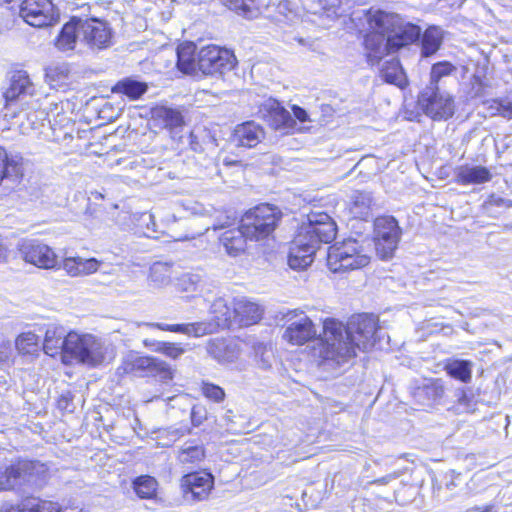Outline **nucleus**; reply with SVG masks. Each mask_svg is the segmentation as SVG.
I'll list each match as a JSON object with an SVG mask.
<instances>
[{"mask_svg":"<svg viewBox=\"0 0 512 512\" xmlns=\"http://www.w3.org/2000/svg\"><path fill=\"white\" fill-rule=\"evenodd\" d=\"M377 322V317L368 314L354 315L346 325L326 319L319 335V356L339 366L354 358L357 350L368 351L379 337Z\"/></svg>","mask_w":512,"mask_h":512,"instance_id":"nucleus-1","label":"nucleus"},{"mask_svg":"<svg viewBox=\"0 0 512 512\" xmlns=\"http://www.w3.org/2000/svg\"><path fill=\"white\" fill-rule=\"evenodd\" d=\"M48 478L47 465L37 460L17 458L0 464V492L42 488Z\"/></svg>","mask_w":512,"mask_h":512,"instance_id":"nucleus-2","label":"nucleus"},{"mask_svg":"<svg viewBox=\"0 0 512 512\" xmlns=\"http://www.w3.org/2000/svg\"><path fill=\"white\" fill-rule=\"evenodd\" d=\"M367 21L371 27L388 34V45L393 53L419 40L422 31L418 25L405 21L400 15L379 9H370Z\"/></svg>","mask_w":512,"mask_h":512,"instance_id":"nucleus-3","label":"nucleus"},{"mask_svg":"<svg viewBox=\"0 0 512 512\" xmlns=\"http://www.w3.org/2000/svg\"><path fill=\"white\" fill-rule=\"evenodd\" d=\"M69 357L88 366H98L113 357V350L91 334L68 333Z\"/></svg>","mask_w":512,"mask_h":512,"instance_id":"nucleus-4","label":"nucleus"},{"mask_svg":"<svg viewBox=\"0 0 512 512\" xmlns=\"http://www.w3.org/2000/svg\"><path fill=\"white\" fill-rule=\"evenodd\" d=\"M282 217L281 210L267 203L249 209L241 218V227L250 240L259 241L268 237Z\"/></svg>","mask_w":512,"mask_h":512,"instance_id":"nucleus-5","label":"nucleus"},{"mask_svg":"<svg viewBox=\"0 0 512 512\" xmlns=\"http://www.w3.org/2000/svg\"><path fill=\"white\" fill-rule=\"evenodd\" d=\"M337 233L334 220L325 212H311L308 214V222L303 224L297 235V245H308L317 250L321 243L332 242Z\"/></svg>","mask_w":512,"mask_h":512,"instance_id":"nucleus-6","label":"nucleus"},{"mask_svg":"<svg viewBox=\"0 0 512 512\" xmlns=\"http://www.w3.org/2000/svg\"><path fill=\"white\" fill-rule=\"evenodd\" d=\"M369 257L362 253L361 246L354 239L335 244L328 249L327 266L332 273H346L369 264Z\"/></svg>","mask_w":512,"mask_h":512,"instance_id":"nucleus-7","label":"nucleus"},{"mask_svg":"<svg viewBox=\"0 0 512 512\" xmlns=\"http://www.w3.org/2000/svg\"><path fill=\"white\" fill-rule=\"evenodd\" d=\"M418 104L433 120H447L455 112L454 99L443 87L425 86L418 95Z\"/></svg>","mask_w":512,"mask_h":512,"instance_id":"nucleus-8","label":"nucleus"},{"mask_svg":"<svg viewBox=\"0 0 512 512\" xmlns=\"http://www.w3.org/2000/svg\"><path fill=\"white\" fill-rule=\"evenodd\" d=\"M374 226L377 255L383 260L392 258L402 233L398 221L393 216L378 217Z\"/></svg>","mask_w":512,"mask_h":512,"instance_id":"nucleus-9","label":"nucleus"},{"mask_svg":"<svg viewBox=\"0 0 512 512\" xmlns=\"http://www.w3.org/2000/svg\"><path fill=\"white\" fill-rule=\"evenodd\" d=\"M236 64L234 54L225 48L216 45H208L197 53L198 71L205 75L223 74L230 71Z\"/></svg>","mask_w":512,"mask_h":512,"instance_id":"nucleus-10","label":"nucleus"},{"mask_svg":"<svg viewBox=\"0 0 512 512\" xmlns=\"http://www.w3.org/2000/svg\"><path fill=\"white\" fill-rule=\"evenodd\" d=\"M79 32L80 45L92 52H98L112 45V31L108 24L96 18L81 19Z\"/></svg>","mask_w":512,"mask_h":512,"instance_id":"nucleus-11","label":"nucleus"},{"mask_svg":"<svg viewBox=\"0 0 512 512\" xmlns=\"http://www.w3.org/2000/svg\"><path fill=\"white\" fill-rule=\"evenodd\" d=\"M19 15L28 25L36 28L52 25L58 17L51 0H23Z\"/></svg>","mask_w":512,"mask_h":512,"instance_id":"nucleus-12","label":"nucleus"},{"mask_svg":"<svg viewBox=\"0 0 512 512\" xmlns=\"http://www.w3.org/2000/svg\"><path fill=\"white\" fill-rule=\"evenodd\" d=\"M18 250L23 259L42 269H53L59 266L58 256L48 245L35 240L24 239L18 243Z\"/></svg>","mask_w":512,"mask_h":512,"instance_id":"nucleus-13","label":"nucleus"},{"mask_svg":"<svg viewBox=\"0 0 512 512\" xmlns=\"http://www.w3.org/2000/svg\"><path fill=\"white\" fill-rule=\"evenodd\" d=\"M180 487L186 501H203L214 487V477L208 472L189 473L181 478Z\"/></svg>","mask_w":512,"mask_h":512,"instance_id":"nucleus-14","label":"nucleus"},{"mask_svg":"<svg viewBox=\"0 0 512 512\" xmlns=\"http://www.w3.org/2000/svg\"><path fill=\"white\" fill-rule=\"evenodd\" d=\"M33 93L34 85L27 72L23 70L14 71L3 92V97L6 102L5 108L8 109L17 103L21 105L26 104V99L31 97Z\"/></svg>","mask_w":512,"mask_h":512,"instance_id":"nucleus-15","label":"nucleus"},{"mask_svg":"<svg viewBox=\"0 0 512 512\" xmlns=\"http://www.w3.org/2000/svg\"><path fill=\"white\" fill-rule=\"evenodd\" d=\"M290 322L283 334V338L293 345H303L306 342L314 339L317 335V331L312 320L304 315L300 314L299 317L295 312H290L287 315Z\"/></svg>","mask_w":512,"mask_h":512,"instance_id":"nucleus-16","label":"nucleus"},{"mask_svg":"<svg viewBox=\"0 0 512 512\" xmlns=\"http://www.w3.org/2000/svg\"><path fill=\"white\" fill-rule=\"evenodd\" d=\"M130 370L146 376L156 377L163 382L173 379L174 371L165 361L153 356H137L130 363Z\"/></svg>","mask_w":512,"mask_h":512,"instance_id":"nucleus-17","label":"nucleus"},{"mask_svg":"<svg viewBox=\"0 0 512 512\" xmlns=\"http://www.w3.org/2000/svg\"><path fill=\"white\" fill-rule=\"evenodd\" d=\"M80 18L73 17L63 25L55 39V47L64 53L76 51L82 53L84 49L80 45L81 34L79 32Z\"/></svg>","mask_w":512,"mask_h":512,"instance_id":"nucleus-18","label":"nucleus"},{"mask_svg":"<svg viewBox=\"0 0 512 512\" xmlns=\"http://www.w3.org/2000/svg\"><path fill=\"white\" fill-rule=\"evenodd\" d=\"M445 394L444 382L440 378L423 379L413 388L412 395L421 405L438 403Z\"/></svg>","mask_w":512,"mask_h":512,"instance_id":"nucleus-19","label":"nucleus"},{"mask_svg":"<svg viewBox=\"0 0 512 512\" xmlns=\"http://www.w3.org/2000/svg\"><path fill=\"white\" fill-rule=\"evenodd\" d=\"M43 350L47 355L52 357L59 354H62L63 358L69 356L68 333L63 326L57 324H49L47 326Z\"/></svg>","mask_w":512,"mask_h":512,"instance_id":"nucleus-20","label":"nucleus"},{"mask_svg":"<svg viewBox=\"0 0 512 512\" xmlns=\"http://www.w3.org/2000/svg\"><path fill=\"white\" fill-rule=\"evenodd\" d=\"M371 31L364 38V46L368 51V61L374 65L387 53H393L392 48L388 45V34L385 31L376 29L369 25Z\"/></svg>","mask_w":512,"mask_h":512,"instance_id":"nucleus-21","label":"nucleus"},{"mask_svg":"<svg viewBox=\"0 0 512 512\" xmlns=\"http://www.w3.org/2000/svg\"><path fill=\"white\" fill-rule=\"evenodd\" d=\"M265 137L264 129L254 121H247L235 127L232 143L237 147L253 148Z\"/></svg>","mask_w":512,"mask_h":512,"instance_id":"nucleus-22","label":"nucleus"},{"mask_svg":"<svg viewBox=\"0 0 512 512\" xmlns=\"http://www.w3.org/2000/svg\"><path fill=\"white\" fill-rule=\"evenodd\" d=\"M207 352L219 363H232L239 357L240 348L235 340L214 338L209 340Z\"/></svg>","mask_w":512,"mask_h":512,"instance_id":"nucleus-23","label":"nucleus"},{"mask_svg":"<svg viewBox=\"0 0 512 512\" xmlns=\"http://www.w3.org/2000/svg\"><path fill=\"white\" fill-rule=\"evenodd\" d=\"M146 326L157 328L162 331L181 333L189 337L199 338L209 335L213 332V325L207 321L182 323V324H166V323H146Z\"/></svg>","mask_w":512,"mask_h":512,"instance_id":"nucleus-24","label":"nucleus"},{"mask_svg":"<svg viewBox=\"0 0 512 512\" xmlns=\"http://www.w3.org/2000/svg\"><path fill=\"white\" fill-rule=\"evenodd\" d=\"M261 307L244 297L234 299L233 324L249 326L258 322L262 317Z\"/></svg>","mask_w":512,"mask_h":512,"instance_id":"nucleus-25","label":"nucleus"},{"mask_svg":"<svg viewBox=\"0 0 512 512\" xmlns=\"http://www.w3.org/2000/svg\"><path fill=\"white\" fill-rule=\"evenodd\" d=\"M455 181L460 185H480L491 181V171L481 165L464 164L455 169Z\"/></svg>","mask_w":512,"mask_h":512,"instance_id":"nucleus-26","label":"nucleus"},{"mask_svg":"<svg viewBox=\"0 0 512 512\" xmlns=\"http://www.w3.org/2000/svg\"><path fill=\"white\" fill-rule=\"evenodd\" d=\"M2 512H60V506L53 501L27 497L20 504L5 508Z\"/></svg>","mask_w":512,"mask_h":512,"instance_id":"nucleus-27","label":"nucleus"},{"mask_svg":"<svg viewBox=\"0 0 512 512\" xmlns=\"http://www.w3.org/2000/svg\"><path fill=\"white\" fill-rule=\"evenodd\" d=\"M473 367L474 363L471 360L451 357L445 360L443 369L451 378L469 383L472 379Z\"/></svg>","mask_w":512,"mask_h":512,"instance_id":"nucleus-28","label":"nucleus"},{"mask_svg":"<svg viewBox=\"0 0 512 512\" xmlns=\"http://www.w3.org/2000/svg\"><path fill=\"white\" fill-rule=\"evenodd\" d=\"M244 232L240 225L238 228L227 230L221 235L220 242L227 254L235 257L245 251L246 240L249 237Z\"/></svg>","mask_w":512,"mask_h":512,"instance_id":"nucleus-29","label":"nucleus"},{"mask_svg":"<svg viewBox=\"0 0 512 512\" xmlns=\"http://www.w3.org/2000/svg\"><path fill=\"white\" fill-rule=\"evenodd\" d=\"M100 262L95 258L68 257L63 260L62 268L72 277L89 275L96 272Z\"/></svg>","mask_w":512,"mask_h":512,"instance_id":"nucleus-30","label":"nucleus"},{"mask_svg":"<svg viewBox=\"0 0 512 512\" xmlns=\"http://www.w3.org/2000/svg\"><path fill=\"white\" fill-rule=\"evenodd\" d=\"M315 252L314 248L297 245L294 240L288 256V265L294 270H304L312 264Z\"/></svg>","mask_w":512,"mask_h":512,"instance_id":"nucleus-31","label":"nucleus"},{"mask_svg":"<svg viewBox=\"0 0 512 512\" xmlns=\"http://www.w3.org/2000/svg\"><path fill=\"white\" fill-rule=\"evenodd\" d=\"M351 213L356 218L367 220L371 214L373 207L376 205L371 192L355 191L352 195Z\"/></svg>","mask_w":512,"mask_h":512,"instance_id":"nucleus-32","label":"nucleus"},{"mask_svg":"<svg viewBox=\"0 0 512 512\" xmlns=\"http://www.w3.org/2000/svg\"><path fill=\"white\" fill-rule=\"evenodd\" d=\"M172 264L167 262H155L149 269V286L155 289L167 287L172 282Z\"/></svg>","mask_w":512,"mask_h":512,"instance_id":"nucleus-33","label":"nucleus"},{"mask_svg":"<svg viewBox=\"0 0 512 512\" xmlns=\"http://www.w3.org/2000/svg\"><path fill=\"white\" fill-rule=\"evenodd\" d=\"M195 44L186 42L177 48V67L185 74H195L198 71Z\"/></svg>","mask_w":512,"mask_h":512,"instance_id":"nucleus-34","label":"nucleus"},{"mask_svg":"<svg viewBox=\"0 0 512 512\" xmlns=\"http://www.w3.org/2000/svg\"><path fill=\"white\" fill-rule=\"evenodd\" d=\"M442 40L443 34L440 28L435 26L427 28L422 35L421 55L429 57L435 54L439 50Z\"/></svg>","mask_w":512,"mask_h":512,"instance_id":"nucleus-35","label":"nucleus"},{"mask_svg":"<svg viewBox=\"0 0 512 512\" xmlns=\"http://www.w3.org/2000/svg\"><path fill=\"white\" fill-rule=\"evenodd\" d=\"M380 76L385 82L394 84L401 88L406 83L404 71L400 65V62L396 59L386 61L383 64L380 70Z\"/></svg>","mask_w":512,"mask_h":512,"instance_id":"nucleus-36","label":"nucleus"},{"mask_svg":"<svg viewBox=\"0 0 512 512\" xmlns=\"http://www.w3.org/2000/svg\"><path fill=\"white\" fill-rule=\"evenodd\" d=\"M211 313L217 320V325L230 327L233 325L234 306H228L227 300L223 297L216 298L210 307Z\"/></svg>","mask_w":512,"mask_h":512,"instance_id":"nucleus-37","label":"nucleus"},{"mask_svg":"<svg viewBox=\"0 0 512 512\" xmlns=\"http://www.w3.org/2000/svg\"><path fill=\"white\" fill-rule=\"evenodd\" d=\"M144 345L150 348L152 351L164 354L171 359H178L185 353V349L177 343L156 341V340H144Z\"/></svg>","mask_w":512,"mask_h":512,"instance_id":"nucleus-38","label":"nucleus"},{"mask_svg":"<svg viewBox=\"0 0 512 512\" xmlns=\"http://www.w3.org/2000/svg\"><path fill=\"white\" fill-rule=\"evenodd\" d=\"M147 84L130 78L119 81L113 88L114 92H119L130 99H138L147 91Z\"/></svg>","mask_w":512,"mask_h":512,"instance_id":"nucleus-39","label":"nucleus"},{"mask_svg":"<svg viewBox=\"0 0 512 512\" xmlns=\"http://www.w3.org/2000/svg\"><path fill=\"white\" fill-rule=\"evenodd\" d=\"M158 483L156 479L149 475H142L133 481V489L138 497L142 499H152L156 496Z\"/></svg>","mask_w":512,"mask_h":512,"instance_id":"nucleus-40","label":"nucleus"},{"mask_svg":"<svg viewBox=\"0 0 512 512\" xmlns=\"http://www.w3.org/2000/svg\"><path fill=\"white\" fill-rule=\"evenodd\" d=\"M457 68L448 61L433 64L430 72V80L426 86H438L444 88V78L455 72Z\"/></svg>","mask_w":512,"mask_h":512,"instance_id":"nucleus-41","label":"nucleus"},{"mask_svg":"<svg viewBox=\"0 0 512 512\" xmlns=\"http://www.w3.org/2000/svg\"><path fill=\"white\" fill-rule=\"evenodd\" d=\"M457 410L460 412H473L477 405L475 394L471 388H458L454 394Z\"/></svg>","mask_w":512,"mask_h":512,"instance_id":"nucleus-42","label":"nucleus"},{"mask_svg":"<svg viewBox=\"0 0 512 512\" xmlns=\"http://www.w3.org/2000/svg\"><path fill=\"white\" fill-rule=\"evenodd\" d=\"M341 0H317L312 3L310 10L314 14L326 15L328 18H336L339 16V8Z\"/></svg>","mask_w":512,"mask_h":512,"instance_id":"nucleus-43","label":"nucleus"},{"mask_svg":"<svg viewBox=\"0 0 512 512\" xmlns=\"http://www.w3.org/2000/svg\"><path fill=\"white\" fill-rule=\"evenodd\" d=\"M15 348L20 354H33L38 348V336L32 332L20 334L15 340Z\"/></svg>","mask_w":512,"mask_h":512,"instance_id":"nucleus-44","label":"nucleus"},{"mask_svg":"<svg viewBox=\"0 0 512 512\" xmlns=\"http://www.w3.org/2000/svg\"><path fill=\"white\" fill-rule=\"evenodd\" d=\"M155 114L163 120L166 127L176 128L183 124L182 114L176 109L161 107L156 110Z\"/></svg>","mask_w":512,"mask_h":512,"instance_id":"nucleus-45","label":"nucleus"},{"mask_svg":"<svg viewBox=\"0 0 512 512\" xmlns=\"http://www.w3.org/2000/svg\"><path fill=\"white\" fill-rule=\"evenodd\" d=\"M205 457V451L202 445L185 444L179 452V460L182 463H194L201 461Z\"/></svg>","mask_w":512,"mask_h":512,"instance_id":"nucleus-46","label":"nucleus"},{"mask_svg":"<svg viewBox=\"0 0 512 512\" xmlns=\"http://www.w3.org/2000/svg\"><path fill=\"white\" fill-rule=\"evenodd\" d=\"M254 351L258 366L264 370L270 369L274 360L272 347L259 343L254 346Z\"/></svg>","mask_w":512,"mask_h":512,"instance_id":"nucleus-47","label":"nucleus"},{"mask_svg":"<svg viewBox=\"0 0 512 512\" xmlns=\"http://www.w3.org/2000/svg\"><path fill=\"white\" fill-rule=\"evenodd\" d=\"M202 278L197 273H183L177 279V287L183 292H195L201 286Z\"/></svg>","mask_w":512,"mask_h":512,"instance_id":"nucleus-48","label":"nucleus"},{"mask_svg":"<svg viewBox=\"0 0 512 512\" xmlns=\"http://www.w3.org/2000/svg\"><path fill=\"white\" fill-rule=\"evenodd\" d=\"M273 125L278 130H289L295 125V120L284 108H277L272 114Z\"/></svg>","mask_w":512,"mask_h":512,"instance_id":"nucleus-49","label":"nucleus"},{"mask_svg":"<svg viewBox=\"0 0 512 512\" xmlns=\"http://www.w3.org/2000/svg\"><path fill=\"white\" fill-rule=\"evenodd\" d=\"M202 392L205 397L215 402H221L225 398L224 390L215 384L204 383L202 386Z\"/></svg>","mask_w":512,"mask_h":512,"instance_id":"nucleus-50","label":"nucleus"},{"mask_svg":"<svg viewBox=\"0 0 512 512\" xmlns=\"http://www.w3.org/2000/svg\"><path fill=\"white\" fill-rule=\"evenodd\" d=\"M492 114H499L505 118H512V100H494L489 107Z\"/></svg>","mask_w":512,"mask_h":512,"instance_id":"nucleus-51","label":"nucleus"},{"mask_svg":"<svg viewBox=\"0 0 512 512\" xmlns=\"http://www.w3.org/2000/svg\"><path fill=\"white\" fill-rule=\"evenodd\" d=\"M207 410L205 406L201 404H196L192 407L191 410V422L193 426L198 427L200 426L206 419H207Z\"/></svg>","mask_w":512,"mask_h":512,"instance_id":"nucleus-52","label":"nucleus"},{"mask_svg":"<svg viewBox=\"0 0 512 512\" xmlns=\"http://www.w3.org/2000/svg\"><path fill=\"white\" fill-rule=\"evenodd\" d=\"M221 2L238 14L247 15L250 11V7L245 0H221Z\"/></svg>","mask_w":512,"mask_h":512,"instance_id":"nucleus-53","label":"nucleus"},{"mask_svg":"<svg viewBox=\"0 0 512 512\" xmlns=\"http://www.w3.org/2000/svg\"><path fill=\"white\" fill-rule=\"evenodd\" d=\"M73 398L74 396L70 391L62 393L58 398L57 407L62 411L73 412L75 409Z\"/></svg>","mask_w":512,"mask_h":512,"instance_id":"nucleus-54","label":"nucleus"},{"mask_svg":"<svg viewBox=\"0 0 512 512\" xmlns=\"http://www.w3.org/2000/svg\"><path fill=\"white\" fill-rule=\"evenodd\" d=\"M68 72V68L64 65L55 66L47 69L46 76L53 81H62L67 78Z\"/></svg>","mask_w":512,"mask_h":512,"instance_id":"nucleus-55","label":"nucleus"},{"mask_svg":"<svg viewBox=\"0 0 512 512\" xmlns=\"http://www.w3.org/2000/svg\"><path fill=\"white\" fill-rule=\"evenodd\" d=\"M13 354L12 344L9 340L0 343V364L9 363Z\"/></svg>","mask_w":512,"mask_h":512,"instance_id":"nucleus-56","label":"nucleus"},{"mask_svg":"<svg viewBox=\"0 0 512 512\" xmlns=\"http://www.w3.org/2000/svg\"><path fill=\"white\" fill-rule=\"evenodd\" d=\"M486 205L510 208V207H512V200L492 194L491 196H489L488 200L486 201Z\"/></svg>","mask_w":512,"mask_h":512,"instance_id":"nucleus-57","label":"nucleus"},{"mask_svg":"<svg viewBox=\"0 0 512 512\" xmlns=\"http://www.w3.org/2000/svg\"><path fill=\"white\" fill-rule=\"evenodd\" d=\"M471 84L472 88L471 91L468 93L469 98L474 99L482 96L483 85L480 79L478 77H474Z\"/></svg>","mask_w":512,"mask_h":512,"instance_id":"nucleus-58","label":"nucleus"},{"mask_svg":"<svg viewBox=\"0 0 512 512\" xmlns=\"http://www.w3.org/2000/svg\"><path fill=\"white\" fill-rule=\"evenodd\" d=\"M191 211L193 214L195 215H200V216H212V213H215V209L213 207H209V208H205L202 204H199V203H195L192 207H191Z\"/></svg>","mask_w":512,"mask_h":512,"instance_id":"nucleus-59","label":"nucleus"},{"mask_svg":"<svg viewBox=\"0 0 512 512\" xmlns=\"http://www.w3.org/2000/svg\"><path fill=\"white\" fill-rule=\"evenodd\" d=\"M294 117L298 119L300 122H305L308 119V114L305 109L299 106H293Z\"/></svg>","mask_w":512,"mask_h":512,"instance_id":"nucleus-60","label":"nucleus"},{"mask_svg":"<svg viewBox=\"0 0 512 512\" xmlns=\"http://www.w3.org/2000/svg\"><path fill=\"white\" fill-rule=\"evenodd\" d=\"M399 477V474L398 473H391V474H388L386 476H383L377 480H375V483H378V484H381V485H386L388 484L391 480L393 479H396Z\"/></svg>","mask_w":512,"mask_h":512,"instance_id":"nucleus-61","label":"nucleus"},{"mask_svg":"<svg viewBox=\"0 0 512 512\" xmlns=\"http://www.w3.org/2000/svg\"><path fill=\"white\" fill-rule=\"evenodd\" d=\"M226 219L229 220L230 217L227 216ZM228 224H229L228 221H226V222H214L212 224V227H213L214 230H217V229H221V228L226 227V225H228Z\"/></svg>","mask_w":512,"mask_h":512,"instance_id":"nucleus-62","label":"nucleus"},{"mask_svg":"<svg viewBox=\"0 0 512 512\" xmlns=\"http://www.w3.org/2000/svg\"><path fill=\"white\" fill-rule=\"evenodd\" d=\"M491 510H492L491 507L486 506L484 508L474 507V508L469 509L467 512H491Z\"/></svg>","mask_w":512,"mask_h":512,"instance_id":"nucleus-63","label":"nucleus"},{"mask_svg":"<svg viewBox=\"0 0 512 512\" xmlns=\"http://www.w3.org/2000/svg\"><path fill=\"white\" fill-rule=\"evenodd\" d=\"M46 115H47V114L45 113V111H44V110H41V111L35 112V116H36V118H37V119H39V120H44V119H45V117H46Z\"/></svg>","mask_w":512,"mask_h":512,"instance_id":"nucleus-64","label":"nucleus"}]
</instances>
